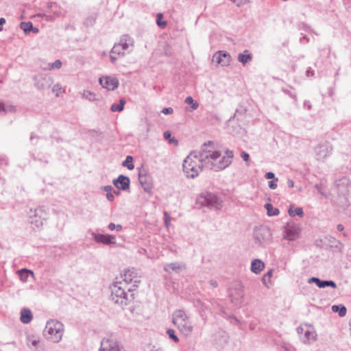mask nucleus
I'll use <instances>...</instances> for the list:
<instances>
[{"label": "nucleus", "mask_w": 351, "mask_h": 351, "mask_svg": "<svg viewBox=\"0 0 351 351\" xmlns=\"http://www.w3.org/2000/svg\"><path fill=\"white\" fill-rule=\"evenodd\" d=\"M43 80L44 81H46L47 83L52 82V81H53L51 77H48V78L44 77Z\"/></svg>", "instance_id": "obj_46"}, {"label": "nucleus", "mask_w": 351, "mask_h": 351, "mask_svg": "<svg viewBox=\"0 0 351 351\" xmlns=\"http://www.w3.org/2000/svg\"><path fill=\"white\" fill-rule=\"evenodd\" d=\"M104 190L105 191H106V193H110L111 192V190H112V186H106L104 187Z\"/></svg>", "instance_id": "obj_44"}, {"label": "nucleus", "mask_w": 351, "mask_h": 351, "mask_svg": "<svg viewBox=\"0 0 351 351\" xmlns=\"http://www.w3.org/2000/svg\"><path fill=\"white\" fill-rule=\"evenodd\" d=\"M99 351H121L117 341L111 339H104L101 341Z\"/></svg>", "instance_id": "obj_9"}, {"label": "nucleus", "mask_w": 351, "mask_h": 351, "mask_svg": "<svg viewBox=\"0 0 351 351\" xmlns=\"http://www.w3.org/2000/svg\"><path fill=\"white\" fill-rule=\"evenodd\" d=\"M125 49H126V47H123V44L120 43L119 44L115 45L112 47L111 51L112 54L120 55L123 53Z\"/></svg>", "instance_id": "obj_19"}, {"label": "nucleus", "mask_w": 351, "mask_h": 351, "mask_svg": "<svg viewBox=\"0 0 351 351\" xmlns=\"http://www.w3.org/2000/svg\"><path fill=\"white\" fill-rule=\"evenodd\" d=\"M28 341H29V346L32 347V348H36L37 346L40 344V339H35L34 338V337H29L28 338Z\"/></svg>", "instance_id": "obj_33"}, {"label": "nucleus", "mask_w": 351, "mask_h": 351, "mask_svg": "<svg viewBox=\"0 0 351 351\" xmlns=\"http://www.w3.org/2000/svg\"><path fill=\"white\" fill-rule=\"evenodd\" d=\"M165 226L169 227L171 223V217L167 212H164Z\"/></svg>", "instance_id": "obj_36"}, {"label": "nucleus", "mask_w": 351, "mask_h": 351, "mask_svg": "<svg viewBox=\"0 0 351 351\" xmlns=\"http://www.w3.org/2000/svg\"><path fill=\"white\" fill-rule=\"evenodd\" d=\"M114 185L121 190H126L130 186V180L128 177L121 175L117 180L113 181Z\"/></svg>", "instance_id": "obj_10"}, {"label": "nucleus", "mask_w": 351, "mask_h": 351, "mask_svg": "<svg viewBox=\"0 0 351 351\" xmlns=\"http://www.w3.org/2000/svg\"><path fill=\"white\" fill-rule=\"evenodd\" d=\"M62 66V62L59 60H56L53 63L49 64L45 69L52 70L54 69H60Z\"/></svg>", "instance_id": "obj_31"}, {"label": "nucleus", "mask_w": 351, "mask_h": 351, "mask_svg": "<svg viewBox=\"0 0 351 351\" xmlns=\"http://www.w3.org/2000/svg\"><path fill=\"white\" fill-rule=\"evenodd\" d=\"M218 199L213 194L201 195L197 197V204L201 206H216Z\"/></svg>", "instance_id": "obj_6"}, {"label": "nucleus", "mask_w": 351, "mask_h": 351, "mask_svg": "<svg viewBox=\"0 0 351 351\" xmlns=\"http://www.w3.org/2000/svg\"><path fill=\"white\" fill-rule=\"evenodd\" d=\"M38 86L39 88H44V85L43 84H39V83H38Z\"/></svg>", "instance_id": "obj_51"}, {"label": "nucleus", "mask_w": 351, "mask_h": 351, "mask_svg": "<svg viewBox=\"0 0 351 351\" xmlns=\"http://www.w3.org/2000/svg\"><path fill=\"white\" fill-rule=\"evenodd\" d=\"M202 170V159L195 154H189L183 163V171L188 178L197 176Z\"/></svg>", "instance_id": "obj_3"}, {"label": "nucleus", "mask_w": 351, "mask_h": 351, "mask_svg": "<svg viewBox=\"0 0 351 351\" xmlns=\"http://www.w3.org/2000/svg\"><path fill=\"white\" fill-rule=\"evenodd\" d=\"M269 186L271 189H276L277 187V184L276 183L275 181H269Z\"/></svg>", "instance_id": "obj_39"}, {"label": "nucleus", "mask_w": 351, "mask_h": 351, "mask_svg": "<svg viewBox=\"0 0 351 351\" xmlns=\"http://www.w3.org/2000/svg\"><path fill=\"white\" fill-rule=\"evenodd\" d=\"M108 228L112 231L114 229H117L118 231H121L122 230V226L121 225H115L114 223H110L108 225Z\"/></svg>", "instance_id": "obj_35"}, {"label": "nucleus", "mask_w": 351, "mask_h": 351, "mask_svg": "<svg viewBox=\"0 0 351 351\" xmlns=\"http://www.w3.org/2000/svg\"><path fill=\"white\" fill-rule=\"evenodd\" d=\"M123 165L127 167L130 170H132L134 168V165L133 164V158L131 156H128L126 159L123 162Z\"/></svg>", "instance_id": "obj_23"}, {"label": "nucleus", "mask_w": 351, "mask_h": 351, "mask_svg": "<svg viewBox=\"0 0 351 351\" xmlns=\"http://www.w3.org/2000/svg\"><path fill=\"white\" fill-rule=\"evenodd\" d=\"M288 213L291 217H294L295 215H298L300 217H303L304 213L303 210L300 207L295 208L293 206H290Z\"/></svg>", "instance_id": "obj_16"}, {"label": "nucleus", "mask_w": 351, "mask_h": 351, "mask_svg": "<svg viewBox=\"0 0 351 351\" xmlns=\"http://www.w3.org/2000/svg\"><path fill=\"white\" fill-rule=\"evenodd\" d=\"M106 197L107 199L109 200V201H113L114 200V195H112V193L110 192V193H108L106 194Z\"/></svg>", "instance_id": "obj_40"}, {"label": "nucleus", "mask_w": 351, "mask_h": 351, "mask_svg": "<svg viewBox=\"0 0 351 351\" xmlns=\"http://www.w3.org/2000/svg\"><path fill=\"white\" fill-rule=\"evenodd\" d=\"M52 91L56 97H60L65 93V88L60 84H57L53 86Z\"/></svg>", "instance_id": "obj_18"}, {"label": "nucleus", "mask_w": 351, "mask_h": 351, "mask_svg": "<svg viewBox=\"0 0 351 351\" xmlns=\"http://www.w3.org/2000/svg\"><path fill=\"white\" fill-rule=\"evenodd\" d=\"M17 273L23 282H27L29 276H30L34 277V273L26 269L19 270Z\"/></svg>", "instance_id": "obj_14"}, {"label": "nucleus", "mask_w": 351, "mask_h": 351, "mask_svg": "<svg viewBox=\"0 0 351 351\" xmlns=\"http://www.w3.org/2000/svg\"><path fill=\"white\" fill-rule=\"evenodd\" d=\"M265 178L267 179H272L274 178V174L272 172H268L265 174Z\"/></svg>", "instance_id": "obj_41"}, {"label": "nucleus", "mask_w": 351, "mask_h": 351, "mask_svg": "<svg viewBox=\"0 0 351 351\" xmlns=\"http://www.w3.org/2000/svg\"><path fill=\"white\" fill-rule=\"evenodd\" d=\"M156 23L162 29L165 28L167 25V22L162 20L163 15L162 13H158L156 15Z\"/></svg>", "instance_id": "obj_28"}, {"label": "nucleus", "mask_w": 351, "mask_h": 351, "mask_svg": "<svg viewBox=\"0 0 351 351\" xmlns=\"http://www.w3.org/2000/svg\"><path fill=\"white\" fill-rule=\"evenodd\" d=\"M252 54L248 51H245L243 53H240L238 56V60L243 64H245L247 62L252 60Z\"/></svg>", "instance_id": "obj_15"}, {"label": "nucleus", "mask_w": 351, "mask_h": 351, "mask_svg": "<svg viewBox=\"0 0 351 351\" xmlns=\"http://www.w3.org/2000/svg\"><path fill=\"white\" fill-rule=\"evenodd\" d=\"M337 230H338L339 231H343V230H344V227H343V225H341V224H339V225L337 226Z\"/></svg>", "instance_id": "obj_47"}, {"label": "nucleus", "mask_w": 351, "mask_h": 351, "mask_svg": "<svg viewBox=\"0 0 351 351\" xmlns=\"http://www.w3.org/2000/svg\"><path fill=\"white\" fill-rule=\"evenodd\" d=\"M241 156L243 158V160L245 162H249L250 160V156L247 153L245 152H242L241 154Z\"/></svg>", "instance_id": "obj_37"}, {"label": "nucleus", "mask_w": 351, "mask_h": 351, "mask_svg": "<svg viewBox=\"0 0 351 351\" xmlns=\"http://www.w3.org/2000/svg\"><path fill=\"white\" fill-rule=\"evenodd\" d=\"M265 208L267 212L268 215L269 216H275L279 214V210L278 208H274L271 204H267L265 205Z\"/></svg>", "instance_id": "obj_21"}, {"label": "nucleus", "mask_w": 351, "mask_h": 351, "mask_svg": "<svg viewBox=\"0 0 351 351\" xmlns=\"http://www.w3.org/2000/svg\"><path fill=\"white\" fill-rule=\"evenodd\" d=\"M288 185L289 187L292 188L294 186V183L293 180H289L288 181Z\"/></svg>", "instance_id": "obj_48"}, {"label": "nucleus", "mask_w": 351, "mask_h": 351, "mask_svg": "<svg viewBox=\"0 0 351 351\" xmlns=\"http://www.w3.org/2000/svg\"><path fill=\"white\" fill-rule=\"evenodd\" d=\"M132 287L125 281L114 282L111 287V298L117 304L127 305L128 302L134 298Z\"/></svg>", "instance_id": "obj_2"}, {"label": "nucleus", "mask_w": 351, "mask_h": 351, "mask_svg": "<svg viewBox=\"0 0 351 351\" xmlns=\"http://www.w3.org/2000/svg\"><path fill=\"white\" fill-rule=\"evenodd\" d=\"M170 339H171L175 342L179 341V338L176 335L175 331L173 329H168L167 331Z\"/></svg>", "instance_id": "obj_34"}, {"label": "nucleus", "mask_w": 351, "mask_h": 351, "mask_svg": "<svg viewBox=\"0 0 351 351\" xmlns=\"http://www.w3.org/2000/svg\"><path fill=\"white\" fill-rule=\"evenodd\" d=\"M230 60L231 57L230 54L222 51L217 52L213 57V62L223 66L229 65Z\"/></svg>", "instance_id": "obj_8"}, {"label": "nucleus", "mask_w": 351, "mask_h": 351, "mask_svg": "<svg viewBox=\"0 0 351 351\" xmlns=\"http://www.w3.org/2000/svg\"><path fill=\"white\" fill-rule=\"evenodd\" d=\"M33 318V315L29 309L23 308L21 312V321L24 324L29 323Z\"/></svg>", "instance_id": "obj_12"}, {"label": "nucleus", "mask_w": 351, "mask_h": 351, "mask_svg": "<svg viewBox=\"0 0 351 351\" xmlns=\"http://www.w3.org/2000/svg\"><path fill=\"white\" fill-rule=\"evenodd\" d=\"M95 239L98 243L104 244H114L115 243V237L109 234H95Z\"/></svg>", "instance_id": "obj_11"}, {"label": "nucleus", "mask_w": 351, "mask_h": 351, "mask_svg": "<svg viewBox=\"0 0 351 351\" xmlns=\"http://www.w3.org/2000/svg\"><path fill=\"white\" fill-rule=\"evenodd\" d=\"M121 43L123 44V47H126V49L128 48V44L126 43Z\"/></svg>", "instance_id": "obj_50"}, {"label": "nucleus", "mask_w": 351, "mask_h": 351, "mask_svg": "<svg viewBox=\"0 0 351 351\" xmlns=\"http://www.w3.org/2000/svg\"><path fill=\"white\" fill-rule=\"evenodd\" d=\"M21 27L25 33H28L32 28V23L31 22H22L21 23Z\"/></svg>", "instance_id": "obj_32"}, {"label": "nucleus", "mask_w": 351, "mask_h": 351, "mask_svg": "<svg viewBox=\"0 0 351 351\" xmlns=\"http://www.w3.org/2000/svg\"><path fill=\"white\" fill-rule=\"evenodd\" d=\"M82 97L90 101L97 100L96 94L90 90H84L82 93Z\"/></svg>", "instance_id": "obj_20"}, {"label": "nucleus", "mask_w": 351, "mask_h": 351, "mask_svg": "<svg viewBox=\"0 0 351 351\" xmlns=\"http://www.w3.org/2000/svg\"><path fill=\"white\" fill-rule=\"evenodd\" d=\"M203 157L205 164L212 170L218 171L227 167L232 162L233 152L227 151L226 155L213 147L211 143L205 145L203 150Z\"/></svg>", "instance_id": "obj_1"}, {"label": "nucleus", "mask_w": 351, "mask_h": 351, "mask_svg": "<svg viewBox=\"0 0 351 351\" xmlns=\"http://www.w3.org/2000/svg\"><path fill=\"white\" fill-rule=\"evenodd\" d=\"M135 273L130 270H126L123 275V279L121 281H125L127 283H128V285H131L133 277H134Z\"/></svg>", "instance_id": "obj_17"}, {"label": "nucleus", "mask_w": 351, "mask_h": 351, "mask_svg": "<svg viewBox=\"0 0 351 351\" xmlns=\"http://www.w3.org/2000/svg\"><path fill=\"white\" fill-rule=\"evenodd\" d=\"M332 309L334 312L339 313V315L341 317H343L346 314V308L343 306L334 305V306H332Z\"/></svg>", "instance_id": "obj_24"}, {"label": "nucleus", "mask_w": 351, "mask_h": 351, "mask_svg": "<svg viewBox=\"0 0 351 351\" xmlns=\"http://www.w3.org/2000/svg\"><path fill=\"white\" fill-rule=\"evenodd\" d=\"M273 271L272 270L269 271L263 276V282L265 285L269 286V284H271V278L272 277Z\"/></svg>", "instance_id": "obj_27"}, {"label": "nucleus", "mask_w": 351, "mask_h": 351, "mask_svg": "<svg viewBox=\"0 0 351 351\" xmlns=\"http://www.w3.org/2000/svg\"><path fill=\"white\" fill-rule=\"evenodd\" d=\"M117 54H112V53H110V59H111V61L112 62H114L116 59H117V56H116Z\"/></svg>", "instance_id": "obj_43"}, {"label": "nucleus", "mask_w": 351, "mask_h": 351, "mask_svg": "<svg viewBox=\"0 0 351 351\" xmlns=\"http://www.w3.org/2000/svg\"><path fill=\"white\" fill-rule=\"evenodd\" d=\"M99 83L103 88L108 90H114L119 86V81L116 77L103 76L99 78Z\"/></svg>", "instance_id": "obj_7"}, {"label": "nucleus", "mask_w": 351, "mask_h": 351, "mask_svg": "<svg viewBox=\"0 0 351 351\" xmlns=\"http://www.w3.org/2000/svg\"><path fill=\"white\" fill-rule=\"evenodd\" d=\"M316 280H319L318 278H311L310 280H309V282H316Z\"/></svg>", "instance_id": "obj_49"}, {"label": "nucleus", "mask_w": 351, "mask_h": 351, "mask_svg": "<svg viewBox=\"0 0 351 351\" xmlns=\"http://www.w3.org/2000/svg\"><path fill=\"white\" fill-rule=\"evenodd\" d=\"M125 104V99H121L120 100V104L117 105V104H113L112 106H111V110L112 112H120V111H122L123 109V107Z\"/></svg>", "instance_id": "obj_25"}, {"label": "nucleus", "mask_w": 351, "mask_h": 351, "mask_svg": "<svg viewBox=\"0 0 351 351\" xmlns=\"http://www.w3.org/2000/svg\"><path fill=\"white\" fill-rule=\"evenodd\" d=\"M185 102L189 105H191V108L193 110H196L199 106L198 103L195 101L193 97L191 96H189L186 98Z\"/></svg>", "instance_id": "obj_30"}, {"label": "nucleus", "mask_w": 351, "mask_h": 351, "mask_svg": "<svg viewBox=\"0 0 351 351\" xmlns=\"http://www.w3.org/2000/svg\"><path fill=\"white\" fill-rule=\"evenodd\" d=\"M173 323L184 335H189L193 330V326L187 315L181 310H178L173 313Z\"/></svg>", "instance_id": "obj_4"}, {"label": "nucleus", "mask_w": 351, "mask_h": 351, "mask_svg": "<svg viewBox=\"0 0 351 351\" xmlns=\"http://www.w3.org/2000/svg\"><path fill=\"white\" fill-rule=\"evenodd\" d=\"M317 285L320 288L326 287V286H330L333 288L336 287V284L333 281H322L320 280H316Z\"/></svg>", "instance_id": "obj_22"}, {"label": "nucleus", "mask_w": 351, "mask_h": 351, "mask_svg": "<svg viewBox=\"0 0 351 351\" xmlns=\"http://www.w3.org/2000/svg\"><path fill=\"white\" fill-rule=\"evenodd\" d=\"M164 138L165 140L169 141L170 143H172L175 145H177L178 144V141L175 138L171 137V134L169 131L165 132Z\"/></svg>", "instance_id": "obj_29"}, {"label": "nucleus", "mask_w": 351, "mask_h": 351, "mask_svg": "<svg viewBox=\"0 0 351 351\" xmlns=\"http://www.w3.org/2000/svg\"><path fill=\"white\" fill-rule=\"evenodd\" d=\"M285 237L289 240H293L298 237V232L294 229H289L287 231Z\"/></svg>", "instance_id": "obj_26"}, {"label": "nucleus", "mask_w": 351, "mask_h": 351, "mask_svg": "<svg viewBox=\"0 0 351 351\" xmlns=\"http://www.w3.org/2000/svg\"><path fill=\"white\" fill-rule=\"evenodd\" d=\"M44 332L47 338L58 342L63 335V325L57 320H50L47 323Z\"/></svg>", "instance_id": "obj_5"}, {"label": "nucleus", "mask_w": 351, "mask_h": 351, "mask_svg": "<svg viewBox=\"0 0 351 351\" xmlns=\"http://www.w3.org/2000/svg\"><path fill=\"white\" fill-rule=\"evenodd\" d=\"M265 268V264L263 261L258 259H255L252 261L251 265V270L255 274H259Z\"/></svg>", "instance_id": "obj_13"}, {"label": "nucleus", "mask_w": 351, "mask_h": 351, "mask_svg": "<svg viewBox=\"0 0 351 351\" xmlns=\"http://www.w3.org/2000/svg\"><path fill=\"white\" fill-rule=\"evenodd\" d=\"M6 111V108L3 104L0 103V112H4Z\"/></svg>", "instance_id": "obj_45"}, {"label": "nucleus", "mask_w": 351, "mask_h": 351, "mask_svg": "<svg viewBox=\"0 0 351 351\" xmlns=\"http://www.w3.org/2000/svg\"><path fill=\"white\" fill-rule=\"evenodd\" d=\"M162 112L165 114H172L173 110L171 108H165L162 109Z\"/></svg>", "instance_id": "obj_38"}, {"label": "nucleus", "mask_w": 351, "mask_h": 351, "mask_svg": "<svg viewBox=\"0 0 351 351\" xmlns=\"http://www.w3.org/2000/svg\"><path fill=\"white\" fill-rule=\"evenodd\" d=\"M5 23V19L3 18L0 19V32L3 29V25Z\"/></svg>", "instance_id": "obj_42"}]
</instances>
